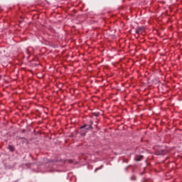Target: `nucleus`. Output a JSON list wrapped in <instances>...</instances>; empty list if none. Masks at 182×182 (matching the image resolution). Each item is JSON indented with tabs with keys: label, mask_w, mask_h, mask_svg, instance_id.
Here are the masks:
<instances>
[{
	"label": "nucleus",
	"mask_w": 182,
	"mask_h": 182,
	"mask_svg": "<svg viewBox=\"0 0 182 182\" xmlns=\"http://www.w3.org/2000/svg\"><path fill=\"white\" fill-rule=\"evenodd\" d=\"M144 26L138 27L136 28L135 33H136V35H141L144 33Z\"/></svg>",
	"instance_id": "obj_1"
},
{
	"label": "nucleus",
	"mask_w": 182,
	"mask_h": 182,
	"mask_svg": "<svg viewBox=\"0 0 182 182\" xmlns=\"http://www.w3.org/2000/svg\"><path fill=\"white\" fill-rule=\"evenodd\" d=\"M9 150H10V151L13 152L15 151V146H12V145H9L8 146Z\"/></svg>",
	"instance_id": "obj_2"
},
{
	"label": "nucleus",
	"mask_w": 182,
	"mask_h": 182,
	"mask_svg": "<svg viewBox=\"0 0 182 182\" xmlns=\"http://www.w3.org/2000/svg\"><path fill=\"white\" fill-rule=\"evenodd\" d=\"M141 159H143V156H140L139 158H136V161H140V160H141Z\"/></svg>",
	"instance_id": "obj_3"
},
{
	"label": "nucleus",
	"mask_w": 182,
	"mask_h": 182,
	"mask_svg": "<svg viewBox=\"0 0 182 182\" xmlns=\"http://www.w3.org/2000/svg\"><path fill=\"white\" fill-rule=\"evenodd\" d=\"M92 129H93V127H92V125H90L86 128V130H90Z\"/></svg>",
	"instance_id": "obj_4"
},
{
	"label": "nucleus",
	"mask_w": 182,
	"mask_h": 182,
	"mask_svg": "<svg viewBox=\"0 0 182 182\" xmlns=\"http://www.w3.org/2000/svg\"><path fill=\"white\" fill-rule=\"evenodd\" d=\"M85 127H87V125L84 124L80 127V129H85Z\"/></svg>",
	"instance_id": "obj_5"
}]
</instances>
